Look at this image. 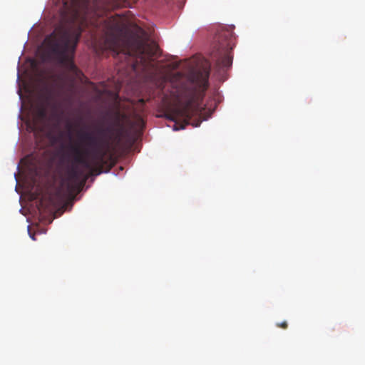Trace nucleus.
Returning a JSON list of instances; mask_svg holds the SVG:
<instances>
[{
    "label": "nucleus",
    "mask_w": 365,
    "mask_h": 365,
    "mask_svg": "<svg viewBox=\"0 0 365 365\" xmlns=\"http://www.w3.org/2000/svg\"><path fill=\"white\" fill-rule=\"evenodd\" d=\"M170 118L172 120H175V117H173V116L170 117Z\"/></svg>",
    "instance_id": "obj_16"
},
{
    "label": "nucleus",
    "mask_w": 365,
    "mask_h": 365,
    "mask_svg": "<svg viewBox=\"0 0 365 365\" xmlns=\"http://www.w3.org/2000/svg\"><path fill=\"white\" fill-rule=\"evenodd\" d=\"M46 200H47V202H48V200H49V197H48V195H47Z\"/></svg>",
    "instance_id": "obj_20"
},
{
    "label": "nucleus",
    "mask_w": 365,
    "mask_h": 365,
    "mask_svg": "<svg viewBox=\"0 0 365 365\" xmlns=\"http://www.w3.org/2000/svg\"><path fill=\"white\" fill-rule=\"evenodd\" d=\"M235 46V36L231 28L221 30L215 37L211 61L218 69L229 68L232 63V50Z\"/></svg>",
    "instance_id": "obj_6"
},
{
    "label": "nucleus",
    "mask_w": 365,
    "mask_h": 365,
    "mask_svg": "<svg viewBox=\"0 0 365 365\" xmlns=\"http://www.w3.org/2000/svg\"><path fill=\"white\" fill-rule=\"evenodd\" d=\"M83 175V172L78 169L77 166H72L68 172V186L70 188L71 182H78Z\"/></svg>",
    "instance_id": "obj_7"
},
{
    "label": "nucleus",
    "mask_w": 365,
    "mask_h": 365,
    "mask_svg": "<svg viewBox=\"0 0 365 365\" xmlns=\"http://www.w3.org/2000/svg\"><path fill=\"white\" fill-rule=\"evenodd\" d=\"M199 125H200V123L198 122V123H197L195 125V126H198Z\"/></svg>",
    "instance_id": "obj_18"
},
{
    "label": "nucleus",
    "mask_w": 365,
    "mask_h": 365,
    "mask_svg": "<svg viewBox=\"0 0 365 365\" xmlns=\"http://www.w3.org/2000/svg\"><path fill=\"white\" fill-rule=\"evenodd\" d=\"M96 27L105 35L104 44L106 49L115 55L123 53L135 56L136 62L145 71L157 70L153 63V58L158 55L159 48L155 41L139 37H123L120 35V24L113 16L100 19Z\"/></svg>",
    "instance_id": "obj_2"
},
{
    "label": "nucleus",
    "mask_w": 365,
    "mask_h": 365,
    "mask_svg": "<svg viewBox=\"0 0 365 365\" xmlns=\"http://www.w3.org/2000/svg\"><path fill=\"white\" fill-rule=\"evenodd\" d=\"M62 107H63V103H60L58 104L59 118H63L65 115V110Z\"/></svg>",
    "instance_id": "obj_9"
},
{
    "label": "nucleus",
    "mask_w": 365,
    "mask_h": 365,
    "mask_svg": "<svg viewBox=\"0 0 365 365\" xmlns=\"http://www.w3.org/2000/svg\"><path fill=\"white\" fill-rule=\"evenodd\" d=\"M80 26L61 27L52 34H47V61L50 55L65 73L73 77H79L81 71L73 62L76 46L81 38Z\"/></svg>",
    "instance_id": "obj_4"
},
{
    "label": "nucleus",
    "mask_w": 365,
    "mask_h": 365,
    "mask_svg": "<svg viewBox=\"0 0 365 365\" xmlns=\"http://www.w3.org/2000/svg\"><path fill=\"white\" fill-rule=\"evenodd\" d=\"M46 166H47V173L48 172V168L50 167V163L48 162V160H47V164H46Z\"/></svg>",
    "instance_id": "obj_13"
},
{
    "label": "nucleus",
    "mask_w": 365,
    "mask_h": 365,
    "mask_svg": "<svg viewBox=\"0 0 365 365\" xmlns=\"http://www.w3.org/2000/svg\"><path fill=\"white\" fill-rule=\"evenodd\" d=\"M66 128H67V130L68 131V133H69V138L71 140V138H71V131H72V129H73V125H72V123H71V121L68 119L66 120Z\"/></svg>",
    "instance_id": "obj_10"
},
{
    "label": "nucleus",
    "mask_w": 365,
    "mask_h": 365,
    "mask_svg": "<svg viewBox=\"0 0 365 365\" xmlns=\"http://www.w3.org/2000/svg\"><path fill=\"white\" fill-rule=\"evenodd\" d=\"M49 135H50V133H49V132L47 130V134H46L47 138H48Z\"/></svg>",
    "instance_id": "obj_15"
},
{
    "label": "nucleus",
    "mask_w": 365,
    "mask_h": 365,
    "mask_svg": "<svg viewBox=\"0 0 365 365\" xmlns=\"http://www.w3.org/2000/svg\"><path fill=\"white\" fill-rule=\"evenodd\" d=\"M86 178L83 180L81 184L83 185L86 182Z\"/></svg>",
    "instance_id": "obj_17"
},
{
    "label": "nucleus",
    "mask_w": 365,
    "mask_h": 365,
    "mask_svg": "<svg viewBox=\"0 0 365 365\" xmlns=\"http://www.w3.org/2000/svg\"><path fill=\"white\" fill-rule=\"evenodd\" d=\"M71 1H72L73 4L76 3V0H71Z\"/></svg>",
    "instance_id": "obj_19"
},
{
    "label": "nucleus",
    "mask_w": 365,
    "mask_h": 365,
    "mask_svg": "<svg viewBox=\"0 0 365 365\" xmlns=\"http://www.w3.org/2000/svg\"><path fill=\"white\" fill-rule=\"evenodd\" d=\"M277 327L282 329H287L288 327L287 322L286 321L282 322V323H277Z\"/></svg>",
    "instance_id": "obj_11"
},
{
    "label": "nucleus",
    "mask_w": 365,
    "mask_h": 365,
    "mask_svg": "<svg viewBox=\"0 0 365 365\" xmlns=\"http://www.w3.org/2000/svg\"><path fill=\"white\" fill-rule=\"evenodd\" d=\"M113 128H98V135L95 136L88 132H78L77 136L83 143L87 149L83 150L79 144L71 143L68 149L73 156L74 162L88 170L91 175H100L104 171V167L108 172L111 165L108 164L105 157L111 146Z\"/></svg>",
    "instance_id": "obj_3"
},
{
    "label": "nucleus",
    "mask_w": 365,
    "mask_h": 365,
    "mask_svg": "<svg viewBox=\"0 0 365 365\" xmlns=\"http://www.w3.org/2000/svg\"><path fill=\"white\" fill-rule=\"evenodd\" d=\"M56 217V216H53V217H51V219L48 217V216L47 215V219H46V221H47V225L48 224H50L52 222L53 220Z\"/></svg>",
    "instance_id": "obj_12"
},
{
    "label": "nucleus",
    "mask_w": 365,
    "mask_h": 365,
    "mask_svg": "<svg viewBox=\"0 0 365 365\" xmlns=\"http://www.w3.org/2000/svg\"><path fill=\"white\" fill-rule=\"evenodd\" d=\"M209 76L210 70L207 68L189 73L185 85L187 100L176 109L175 114L183 118V123L180 128L184 129L193 116L201 113L200 103L208 87Z\"/></svg>",
    "instance_id": "obj_5"
},
{
    "label": "nucleus",
    "mask_w": 365,
    "mask_h": 365,
    "mask_svg": "<svg viewBox=\"0 0 365 365\" xmlns=\"http://www.w3.org/2000/svg\"><path fill=\"white\" fill-rule=\"evenodd\" d=\"M19 95L21 96V91L20 89L19 90Z\"/></svg>",
    "instance_id": "obj_21"
},
{
    "label": "nucleus",
    "mask_w": 365,
    "mask_h": 365,
    "mask_svg": "<svg viewBox=\"0 0 365 365\" xmlns=\"http://www.w3.org/2000/svg\"><path fill=\"white\" fill-rule=\"evenodd\" d=\"M64 102H66V103H70V98H66L64 99Z\"/></svg>",
    "instance_id": "obj_14"
},
{
    "label": "nucleus",
    "mask_w": 365,
    "mask_h": 365,
    "mask_svg": "<svg viewBox=\"0 0 365 365\" xmlns=\"http://www.w3.org/2000/svg\"><path fill=\"white\" fill-rule=\"evenodd\" d=\"M48 80H49V73H48V71L47 70V91H46V93H47V108L49 106V101H50V98H51V89L50 86H49Z\"/></svg>",
    "instance_id": "obj_8"
},
{
    "label": "nucleus",
    "mask_w": 365,
    "mask_h": 365,
    "mask_svg": "<svg viewBox=\"0 0 365 365\" xmlns=\"http://www.w3.org/2000/svg\"><path fill=\"white\" fill-rule=\"evenodd\" d=\"M29 81L25 83L28 109L27 130L33 133V152L21 162L25 167L26 195L33 223L28 232L33 240L46 231V38L30 62Z\"/></svg>",
    "instance_id": "obj_1"
}]
</instances>
